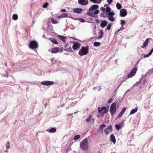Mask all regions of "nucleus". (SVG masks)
<instances>
[{"label":"nucleus","mask_w":153,"mask_h":153,"mask_svg":"<svg viewBox=\"0 0 153 153\" xmlns=\"http://www.w3.org/2000/svg\"><path fill=\"white\" fill-rule=\"evenodd\" d=\"M80 148L84 151H87L88 148V142L87 139L83 140L80 144Z\"/></svg>","instance_id":"obj_1"},{"label":"nucleus","mask_w":153,"mask_h":153,"mask_svg":"<svg viewBox=\"0 0 153 153\" xmlns=\"http://www.w3.org/2000/svg\"><path fill=\"white\" fill-rule=\"evenodd\" d=\"M88 47H82L79 51L78 54L80 56H83L87 54L88 53Z\"/></svg>","instance_id":"obj_2"},{"label":"nucleus","mask_w":153,"mask_h":153,"mask_svg":"<svg viewBox=\"0 0 153 153\" xmlns=\"http://www.w3.org/2000/svg\"><path fill=\"white\" fill-rule=\"evenodd\" d=\"M29 47L32 49H35L38 47L37 42L34 40L30 42L29 43Z\"/></svg>","instance_id":"obj_3"},{"label":"nucleus","mask_w":153,"mask_h":153,"mask_svg":"<svg viewBox=\"0 0 153 153\" xmlns=\"http://www.w3.org/2000/svg\"><path fill=\"white\" fill-rule=\"evenodd\" d=\"M110 112L111 115L114 114L116 112V103L114 102L111 105L110 109Z\"/></svg>","instance_id":"obj_4"},{"label":"nucleus","mask_w":153,"mask_h":153,"mask_svg":"<svg viewBox=\"0 0 153 153\" xmlns=\"http://www.w3.org/2000/svg\"><path fill=\"white\" fill-rule=\"evenodd\" d=\"M137 70V67H135L130 72L128 75V78H129L132 77L136 74Z\"/></svg>","instance_id":"obj_5"},{"label":"nucleus","mask_w":153,"mask_h":153,"mask_svg":"<svg viewBox=\"0 0 153 153\" xmlns=\"http://www.w3.org/2000/svg\"><path fill=\"white\" fill-rule=\"evenodd\" d=\"M98 112L100 113L101 111H102L104 110L103 112L100 113L101 115H103L104 114L108 112V109H106L105 107H103L101 108L100 107H98Z\"/></svg>","instance_id":"obj_6"},{"label":"nucleus","mask_w":153,"mask_h":153,"mask_svg":"<svg viewBox=\"0 0 153 153\" xmlns=\"http://www.w3.org/2000/svg\"><path fill=\"white\" fill-rule=\"evenodd\" d=\"M41 83L44 85L49 86L54 84V82L50 81H44L41 82Z\"/></svg>","instance_id":"obj_7"},{"label":"nucleus","mask_w":153,"mask_h":153,"mask_svg":"<svg viewBox=\"0 0 153 153\" xmlns=\"http://www.w3.org/2000/svg\"><path fill=\"white\" fill-rule=\"evenodd\" d=\"M79 4L81 5H86L88 3V0H78Z\"/></svg>","instance_id":"obj_8"},{"label":"nucleus","mask_w":153,"mask_h":153,"mask_svg":"<svg viewBox=\"0 0 153 153\" xmlns=\"http://www.w3.org/2000/svg\"><path fill=\"white\" fill-rule=\"evenodd\" d=\"M120 16L121 17L125 16L127 14V11L126 9H122L120 10Z\"/></svg>","instance_id":"obj_9"},{"label":"nucleus","mask_w":153,"mask_h":153,"mask_svg":"<svg viewBox=\"0 0 153 153\" xmlns=\"http://www.w3.org/2000/svg\"><path fill=\"white\" fill-rule=\"evenodd\" d=\"M112 131V127L111 125L109 126L105 130V132L106 134L107 135L110 132Z\"/></svg>","instance_id":"obj_10"},{"label":"nucleus","mask_w":153,"mask_h":153,"mask_svg":"<svg viewBox=\"0 0 153 153\" xmlns=\"http://www.w3.org/2000/svg\"><path fill=\"white\" fill-rule=\"evenodd\" d=\"M99 8V6L97 5H92L89 9L88 12H92L93 10H96Z\"/></svg>","instance_id":"obj_11"},{"label":"nucleus","mask_w":153,"mask_h":153,"mask_svg":"<svg viewBox=\"0 0 153 153\" xmlns=\"http://www.w3.org/2000/svg\"><path fill=\"white\" fill-rule=\"evenodd\" d=\"M81 44L78 42L75 43L72 47L74 50H76L79 47H80Z\"/></svg>","instance_id":"obj_12"},{"label":"nucleus","mask_w":153,"mask_h":153,"mask_svg":"<svg viewBox=\"0 0 153 153\" xmlns=\"http://www.w3.org/2000/svg\"><path fill=\"white\" fill-rule=\"evenodd\" d=\"M151 39V38H147L143 43V46H141V47L142 48H144L145 47H146L148 45L149 40Z\"/></svg>","instance_id":"obj_13"},{"label":"nucleus","mask_w":153,"mask_h":153,"mask_svg":"<svg viewBox=\"0 0 153 153\" xmlns=\"http://www.w3.org/2000/svg\"><path fill=\"white\" fill-rule=\"evenodd\" d=\"M83 10L82 8H74L73 9V11L76 13L80 14L82 13Z\"/></svg>","instance_id":"obj_14"},{"label":"nucleus","mask_w":153,"mask_h":153,"mask_svg":"<svg viewBox=\"0 0 153 153\" xmlns=\"http://www.w3.org/2000/svg\"><path fill=\"white\" fill-rule=\"evenodd\" d=\"M107 24L108 22L106 21L102 20L101 21L100 26L102 27L103 28L107 25Z\"/></svg>","instance_id":"obj_15"},{"label":"nucleus","mask_w":153,"mask_h":153,"mask_svg":"<svg viewBox=\"0 0 153 153\" xmlns=\"http://www.w3.org/2000/svg\"><path fill=\"white\" fill-rule=\"evenodd\" d=\"M60 48L58 47H56L51 49V53H56L58 52Z\"/></svg>","instance_id":"obj_16"},{"label":"nucleus","mask_w":153,"mask_h":153,"mask_svg":"<svg viewBox=\"0 0 153 153\" xmlns=\"http://www.w3.org/2000/svg\"><path fill=\"white\" fill-rule=\"evenodd\" d=\"M110 140L114 144L116 143L115 137L113 134H112L110 136Z\"/></svg>","instance_id":"obj_17"},{"label":"nucleus","mask_w":153,"mask_h":153,"mask_svg":"<svg viewBox=\"0 0 153 153\" xmlns=\"http://www.w3.org/2000/svg\"><path fill=\"white\" fill-rule=\"evenodd\" d=\"M59 38L61 40L63 41L65 43L66 42L67 38L63 36L59 35L58 36Z\"/></svg>","instance_id":"obj_18"},{"label":"nucleus","mask_w":153,"mask_h":153,"mask_svg":"<svg viewBox=\"0 0 153 153\" xmlns=\"http://www.w3.org/2000/svg\"><path fill=\"white\" fill-rule=\"evenodd\" d=\"M99 34L98 37V39H100L102 37L104 33L103 30H100L99 32Z\"/></svg>","instance_id":"obj_19"},{"label":"nucleus","mask_w":153,"mask_h":153,"mask_svg":"<svg viewBox=\"0 0 153 153\" xmlns=\"http://www.w3.org/2000/svg\"><path fill=\"white\" fill-rule=\"evenodd\" d=\"M87 14V15H88L89 16H92L94 17L95 18H97V15H95L94 14V13H93V12H88Z\"/></svg>","instance_id":"obj_20"},{"label":"nucleus","mask_w":153,"mask_h":153,"mask_svg":"<svg viewBox=\"0 0 153 153\" xmlns=\"http://www.w3.org/2000/svg\"><path fill=\"white\" fill-rule=\"evenodd\" d=\"M49 39L53 43L55 44H58V42L55 39L53 38H49Z\"/></svg>","instance_id":"obj_21"},{"label":"nucleus","mask_w":153,"mask_h":153,"mask_svg":"<svg viewBox=\"0 0 153 153\" xmlns=\"http://www.w3.org/2000/svg\"><path fill=\"white\" fill-rule=\"evenodd\" d=\"M68 16V14L66 13H63L60 16H58L57 18H61L63 17H66Z\"/></svg>","instance_id":"obj_22"},{"label":"nucleus","mask_w":153,"mask_h":153,"mask_svg":"<svg viewBox=\"0 0 153 153\" xmlns=\"http://www.w3.org/2000/svg\"><path fill=\"white\" fill-rule=\"evenodd\" d=\"M137 111V108L136 107L134 109H132L130 111V115H131L135 113Z\"/></svg>","instance_id":"obj_23"},{"label":"nucleus","mask_w":153,"mask_h":153,"mask_svg":"<svg viewBox=\"0 0 153 153\" xmlns=\"http://www.w3.org/2000/svg\"><path fill=\"white\" fill-rule=\"evenodd\" d=\"M56 129L54 128H51L49 131H48L50 133H54L56 131Z\"/></svg>","instance_id":"obj_24"},{"label":"nucleus","mask_w":153,"mask_h":153,"mask_svg":"<svg viewBox=\"0 0 153 153\" xmlns=\"http://www.w3.org/2000/svg\"><path fill=\"white\" fill-rule=\"evenodd\" d=\"M90 1L94 3L99 4L101 1V0H90Z\"/></svg>","instance_id":"obj_25"},{"label":"nucleus","mask_w":153,"mask_h":153,"mask_svg":"<svg viewBox=\"0 0 153 153\" xmlns=\"http://www.w3.org/2000/svg\"><path fill=\"white\" fill-rule=\"evenodd\" d=\"M107 18L111 22H114L115 20V19L113 16H108Z\"/></svg>","instance_id":"obj_26"},{"label":"nucleus","mask_w":153,"mask_h":153,"mask_svg":"<svg viewBox=\"0 0 153 153\" xmlns=\"http://www.w3.org/2000/svg\"><path fill=\"white\" fill-rule=\"evenodd\" d=\"M115 127L116 128L119 130L120 129L122 128V126L120 125H117V124H116L115 125Z\"/></svg>","instance_id":"obj_27"},{"label":"nucleus","mask_w":153,"mask_h":153,"mask_svg":"<svg viewBox=\"0 0 153 153\" xmlns=\"http://www.w3.org/2000/svg\"><path fill=\"white\" fill-rule=\"evenodd\" d=\"M18 18V16L17 14H15L13 16V20H16Z\"/></svg>","instance_id":"obj_28"},{"label":"nucleus","mask_w":153,"mask_h":153,"mask_svg":"<svg viewBox=\"0 0 153 153\" xmlns=\"http://www.w3.org/2000/svg\"><path fill=\"white\" fill-rule=\"evenodd\" d=\"M116 7L118 10H120L122 8L121 5L118 3L116 4Z\"/></svg>","instance_id":"obj_29"},{"label":"nucleus","mask_w":153,"mask_h":153,"mask_svg":"<svg viewBox=\"0 0 153 153\" xmlns=\"http://www.w3.org/2000/svg\"><path fill=\"white\" fill-rule=\"evenodd\" d=\"M94 45L95 46L97 47L101 45V43L98 42H95L94 43Z\"/></svg>","instance_id":"obj_30"},{"label":"nucleus","mask_w":153,"mask_h":153,"mask_svg":"<svg viewBox=\"0 0 153 153\" xmlns=\"http://www.w3.org/2000/svg\"><path fill=\"white\" fill-rule=\"evenodd\" d=\"M108 16H113L114 15V13L112 12H109L108 13Z\"/></svg>","instance_id":"obj_31"},{"label":"nucleus","mask_w":153,"mask_h":153,"mask_svg":"<svg viewBox=\"0 0 153 153\" xmlns=\"http://www.w3.org/2000/svg\"><path fill=\"white\" fill-rule=\"evenodd\" d=\"M80 137V136L79 135H77L74 136V140H77L79 139Z\"/></svg>","instance_id":"obj_32"},{"label":"nucleus","mask_w":153,"mask_h":153,"mask_svg":"<svg viewBox=\"0 0 153 153\" xmlns=\"http://www.w3.org/2000/svg\"><path fill=\"white\" fill-rule=\"evenodd\" d=\"M51 22L53 24H56L58 23V22L56 20L52 19H51Z\"/></svg>","instance_id":"obj_33"},{"label":"nucleus","mask_w":153,"mask_h":153,"mask_svg":"<svg viewBox=\"0 0 153 153\" xmlns=\"http://www.w3.org/2000/svg\"><path fill=\"white\" fill-rule=\"evenodd\" d=\"M106 126L105 124H103L101 125H100V128L101 129L102 131H103L102 128H105Z\"/></svg>","instance_id":"obj_34"},{"label":"nucleus","mask_w":153,"mask_h":153,"mask_svg":"<svg viewBox=\"0 0 153 153\" xmlns=\"http://www.w3.org/2000/svg\"><path fill=\"white\" fill-rule=\"evenodd\" d=\"M120 24L123 27V25L126 24V22L124 20H120Z\"/></svg>","instance_id":"obj_35"},{"label":"nucleus","mask_w":153,"mask_h":153,"mask_svg":"<svg viewBox=\"0 0 153 153\" xmlns=\"http://www.w3.org/2000/svg\"><path fill=\"white\" fill-rule=\"evenodd\" d=\"M111 25H112L111 23H110L108 25L107 28V29L108 30H109L110 29Z\"/></svg>","instance_id":"obj_36"},{"label":"nucleus","mask_w":153,"mask_h":153,"mask_svg":"<svg viewBox=\"0 0 153 153\" xmlns=\"http://www.w3.org/2000/svg\"><path fill=\"white\" fill-rule=\"evenodd\" d=\"M105 10L107 12H110L111 10V9L109 7H107L105 8Z\"/></svg>","instance_id":"obj_37"},{"label":"nucleus","mask_w":153,"mask_h":153,"mask_svg":"<svg viewBox=\"0 0 153 153\" xmlns=\"http://www.w3.org/2000/svg\"><path fill=\"white\" fill-rule=\"evenodd\" d=\"M92 116L91 115H89V117L86 120L87 122H91L90 119L91 117Z\"/></svg>","instance_id":"obj_38"},{"label":"nucleus","mask_w":153,"mask_h":153,"mask_svg":"<svg viewBox=\"0 0 153 153\" xmlns=\"http://www.w3.org/2000/svg\"><path fill=\"white\" fill-rule=\"evenodd\" d=\"M79 20L82 22H85L86 21L84 19L82 18L79 19Z\"/></svg>","instance_id":"obj_39"},{"label":"nucleus","mask_w":153,"mask_h":153,"mask_svg":"<svg viewBox=\"0 0 153 153\" xmlns=\"http://www.w3.org/2000/svg\"><path fill=\"white\" fill-rule=\"evenodd\" d=\"M99 12V10H95L94 12H93L94 14H97Z\"/></svg>","instance_id":"obj_40"},{"label":"nucleus","mask_w":153,"mask_h":153,"mask_svg":"<svg viewBox=\"0 0 153 153\" xmlns=\"http://www.w3.org/2000/svg\"><path fill=\"white\" fill-rule=\"evenodd\" d=\"M123 114V113H122V112H120L118 115V117H117V118H119V117H122V115Z\"/></svg>","instance_id":"obj_41"},{"label":"nucleus","mask_w":153,"mask_h":153,"mask_svg":"<svg viewBox=\"0 0 153 153\" xmlns=\"http://www.w3.org/2000/svg\"><path fill=\"white\" fill-rule=\"evenodd\" d=\"M126 108H123L122 109V111H121V112H122V113L124 114V112H125V111H126Z\"/></svg>","instance_id":"obj_42"},{"label":"nucleus","mask_w":153,"mask_h":153,"mask_svg":"<svg viewBox=\"0 0 153 153\" xmlns=\"http://www.w3.org/2000/svg\"><path fill=\"white\" fill-rule=\"evenodd\" d=\"M48 5V3H46L43 5V7L44 8H46L47 7Z\"/></svg>","instance_id":"obj_43"},{"label":"nucleus","mask_w":153,"mask_h":153,"mask_svg":"<svg viewBox=\"0 0 153 153\" xmlns=\"http://www.w3.org/2000/svg\"><path fill=\"white\" fill-rule=\"evenodd\" d=\"M151 55V54L150 53H149L145 55L144 56V57H148L150 55Z\"/></svg>","instance_id":"obj_44"},{"label":"nucleus","mask_w":153,"mask_h":153,"mask_svg":"<svg viewBox=\"0 0 153 153\" xmlns=\"http://www.w3.org/2000/svg\"><path fill=\"white\" fill-rule=\"evenodd\" d=\"M112 1V0H107V2L109 4H111Z\"/></svg>","instance_id":"obj_45"},{"label":"nucleus","mask_w":153,"mask_h":153,"mask_svg":"<svg viewBox=\"0 0 153 153\" xmlns=\"http://www.w3.org/2000/svg\"><path fill=\"white\" fill-rule=\"evenodd\" d=\"M60 11L62 12H64L66 11V10L65 9H62Z\"/></svg>","instance_id":"obj_46"},{"label":"nucleus","mask_w":153,"mask_h":153,"mask_svg":"<svg viewBox=\"0 0 153 153\" xmlns=\"http://www.w3.org/2000/svg\"><path fill=\"white\" fill-rule=\"evenodd\" d=\"M100 10L102 11H104L105 10V8L104 7H102L101 8Z\"/></svg>","instance_id":"obj_47"},{"label":"nucleus","mask_w":153,"mask_h":153,"mask_svg":"<svg viewBox=\"0 0 153 153\" xmlns=\"http://www.w3.org/2000/svg\"><path fill=\"white\" fill-rule=\"evenodd\" d=\"M95 22L97 23H99L100 22V21L98 19H96Z\"/></svg>","instance_id":"obj_48"},{"label":"nucleus","mask_w":153,"mask_h":153,"mask_svg":"<svg viewBox=\"0 0 153 153\" xmlns=\"http://www.w3.org/2000/svg\"><path fill=\"white\" fill-rule=\"evenodd\" d=\"M112 101V99H109L108 101V103H111V102Z\"/></svg>","instance_id":"obj_49"},{"label":"nucleus","mask_w":153,"mask_h":153,"mask_svg":"<svg viewBox=\"0 0 153 153\" xmlns=\"http://www.w3.org/2000/svg\"><path fill=\"white\" fill-rule=\"evenodd\" d=\"M124 28L123 27H123L122 26V27H121V28L120 29L118 30V31H119L121 30H123Z\"/></svg>","instance_id":"obj_50"},{"label":"nucleus","mask_w":153,"mask_h":153,"mask_svg":"<svg viewBox=\"0 0 153 153\" xmlns=\"http://www.w3.org/2000/svg\"><path fill=\"white\" fill-rule=\"evenodd\" d=\"M153 52V49H152L151 51H150V52H149L151 54H152V53Z\"/></svg>","instance_id":"obj_51"},{"label":"nucleus","mask_w":153,"mask_h":153,"mask_svg":"<svg viewBox=\"0 0 153 153\" xmlns=\"http://www.w3.org/2000/svg\"><path fill=\"white\" fill-rule=\"evenodd\" d=\"M108 6V4H106L104 5V7H107Z\"/></svg>","instance_id":"obj_52"},{"label":"nucleus","mask_w":153,"mask_h":153,"mask_svg":"<svg viewBox=\"0 0 153 153\" xmlns=\"http://www.w3.org/2000/svg\"><path fill=\"white\" fill-rule=\"evenodd\" d=\"M54 59V58L53 59H51V61H53V59Z\"/></svg>","instance_id":"obj_53"},{"label":"nucleus","mask_w":153,"mask_h":153,"mask_svg":"<svg viewBox=\"0 0 153 153\" xmlns=\"http://www.w3.org/2000/svg\"><path fill=\"white\" fill-rule=\"evenodd\" d=\"M103 17H106V16H104V15H103Z\"/></svg>","instance_id":"obj_54"},{"label":"nucleus","mask_w":153,"mask_h":153,"mask_svg":"<svg viewBox=\"0 0 153 153\" xmlns=\"http://www.w3.org/2000/svg\"><path fill=\"white\" fill-rule=\"evenodd\" d=\"M98 153H101L100 151H98Z\"/></svg>","instance_id":"obj_55"},{"label":"nucleus","mask_w":153,"mask_h":153,"mask_svg":"<svg viewBox=\"0 0 153 153\" xmlns=\"http://www.w3.org/2000/svg\"><path fill=\"white\" fill-rule=\"evenodd\" d=\"M72 114H69V116H71V115H72Z\"/></svg>","instance_id":"obj_56"},{"label":"nucleus","mask_w":153,"mask_h":153,"mask_svg":"<svg viewBox=\"0 0 153 153\" xmlns=\"http://www.w3.org/2000/svg\"><path fill=\"white\" fill-rule=\"evenodd\" d=\"M113 153H115V152H114Z\"/></svg>","instance_id":"obj_57"},{"label":"nucleus","mask_w":153,"mask_h":153,"mask_svg":"<svg viewBox=\"0 0 153 153\" xmlns=\"http://www.w3.org/2000/svg\"><path fill=\"white\" fill-rule=\"evenodd\" d=\"M152 49H153V48H152Z\"/></svg>","instance_id":"obj_58"}]
</instances>
